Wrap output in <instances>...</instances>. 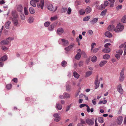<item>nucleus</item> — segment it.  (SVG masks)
Masks as SVG:
<instances>
[{
	"label": "nucleus",
	"mask_w": 126,
	"mask_h": 126,
	"mask_svg": "<svg viewBox=\"0 0 126 126\" xmlns=\"http://www.w3.org/2000/svg\"><path fill=\"white\" fill-rule=\"evenodd\" d=\"M124 27L122 25L120 24H118L115 29V31L116 32H118L122 31L124 29Z\"/></svg>",
	"instance_id": "obj_1"
},
{
	"label": "nucleus",
	"mask_w": 126,
	"mask_h": 126,
	"mask_svg": "<svg viewBox=\"0 0 126 126\" xmlns=\"http://www.w3.org/2000/svg\"><path fill=\"white\" fill-rule=\"evenodd\" d=\"M124 68H123L121 70L120 75L119 78V81L122 82L123 81L125 78L124 75Z\"/></svg>",
	"instance_id": "obj_2"
},
{
	"label": "nucleus",
	"mask_w": 126,
	"mask_h": 126,
	"mask_svg": "<svg viewBox=\"0 0 126 126\" xmlns=\"http://www.w3.org/2000/svg\"><path fill=\"white\" fill-rule=\"evenodd\" d=\"M14 39L13 38L9 37L6 39V40H3L0 43L2 45H7L9 43V41L7 40H12Z\"/></svg>",
	"instance_id": "obj_3"
},
{
	"label": "nucleus",
	"mask_w": 126,
	"mask_h": 126,
	"mask_svg": "<svg viewBox=\"0 0 126 126\" xmlns=\"http://www.w3.org/2000/svg\"><path fill=\"white\" fill-rule=\"evenodd\" d=\"M94 119L92 118L91 119L88 118L86 120V122L88 125L91 126L94 124Z\"/></svg>",
	"instance_id": "obj_4"
},
{
	"label": "nucleus",
	"mask_w": 126,
	"mask_h": 126,
	"mask_svg": "<svg viewBox=\"0 0 126 126\" xmlns=\"http://www.w3.org/2000/svg\"><path fill=\"white\" fill-rule=\"evenodd\" d=\"M44 0H41L40 1L37 3V7L38 8H41L42 10L44 7Z\"/></svg>",
	"instance_id": "obj_5"
},
{
	"label": "nucleus",
	"mask_w": 126,
	"mask_h": 126,
	"mask_svg": "<svg viewBox=\"0 0 126 126\" xmlns=\"http://www.w3.org/2000/svg\"><path fill=\"white\" fill-rule=\"evenodd\" d=\"M123 120V117L122 116H119L117 118L116 120V122L118 125H121L122 123Z\"/></svg>",
	"instance_id": "obj_6"
},
{
	"label": "nucleus",
	"mask_w": 126,
	"mask_h": 126,
	"mask_svg": "<svg viewBox=\"0 0 126 126\" xmlns=\"http://www.w3.org/2000/svg\"><path fill=\"white\" fill-rule=\"evenodd\" d=\"M77 53L75 56V58L77 60H79L81 57V54L80 52H81V50L79 49L77 50Z\"/></svg>",
	"instance_id": "obj_7"
},
{
	"label": "nucleus",
	"mask_w": 126,
	"mask_h": 126,
	"mask_svg": "<svg viewBox=\"0 0 126 126\" xmlns=\"http://www.w3.org/2000/svg\"><path fill=\"white\" fill-rule=\"evenodd\" d=\"M117 90L121 94H123V90L122 88L121 85V84H120L117 87Z\"/></svg>",
	"instance_id": "obj_8"
},
{
	"label": "nucleus",
	"mask_w": 126,
	"mask_h": 126,
	"mask_svg": "<svg viewBox=\"0 0 126 126\" xmlns=\"http://www.w3.org/2000/svg\"><path fill=\"white\" fill-rule=\"evenodd\" d=\"M100 82V81H98V77H97L96 78L95 81V89H97L99 86V84Z\"/></svg>",
	"instance_id": "obj_9"
},
{
	"label": "nucleus",
	"mask_w": 126,
	"mask_h": 126,
	"mask_svg": "<svg viewBox=\"0 0 126 126\" xmlns=\"http://www.w3.org/2000/svg\"><path fill=\"white\" fill-rule=\"evenodd\" d=\"M39 0H31L30 1L31 5L33 7L36 6V4L39 1Z\"/></svg>",
	"instance_id": "obj_10"
},
{
	"label": "nucleus",
	"mask_w": 126,
	"mask_h": 126,
	"mask_svg": "<svg viewBox=\"0 0 126 126\" xmlns=\"http://www.w3.org/2000/svg\"><path fill=\"white\" fill-rule=\"evenodd\" d=\"M64 32L63 29L62 28H59L57 29V32L59 35H61Z\"/></svg>",
	"instance_id": "obj_11"
},
{
	"label": "nucleus",
	"mask_w": 126,
	"mask_h": 126,
	"mask_svg": "<svg viewBox=\"0 0 126 126\" xmlns=\"http://www.w3.org/2000/svg\"><path fill=\"white\" fill-rule=\"evenodd\" d=\"M74 45L75 44L74 43H72L68 47L65 48L64 49L66 51H69L71 50Z\"/></svg>",
	"instance_id": "obj_12"
},
{
	"label": "nucleus",
	"mask_w": 126,
	"mask_h": 126,
	"mask_svg": "<svg viewBox=\"0 0 126 126\" xmlns=\"http://www.w3.org/2000/svg\"><path fill=\"white\" fill-rule=\"evenodd\" d=\"M115 26L113 25H109L108 28V30L110 31H115Z\"/></svg>",
	"instance_id": "obj_13"
},
{
	"label": "nucleus",
	"mask_w": 126,
	"mask_h": 126,
	"mask_svg": "<svg viewBox=\"0 0 126 126\" xmlns=\"http://www.w3.org/2000/svg\"><path fill=\"white\" fill-rule=\"evenodd\" d=\"M12 20L15 26H17L18 25L19 23L17 18H12Z\"/></svg>",
	"instance_id": "obj_14"
},
{
	"label": "nucleus",
	"mask_w": 126,
	"mask_h": 126,
	"mask_svg": "<svg viewBox=\"0 0 126 126\" xmlns=\"http://www.w3.org/2000/svg\"><path fill=\"white\" fill-rule=\"evenodd\" d=\"M54 116L55 118L54 119V120L56 121L57 122L59 121L61 118L59 116V115L57 113H55L53 115Z\"/></svg>",
	"instance_id": "obj_15"
},
{
	"label": "nucleus",
	"mask_w": 126,
	"mask_h": 126,
	"mask_svg": "<svg viewBox=\"0 0 126 126\" xmlns=\"http://www.w3.org/2000/svg\"><path fill=\"white\" fill-rule=\"evenodd\" d=\"M98 20V18H94L92 20L90 21V22L92 24L94 25L97 22Z\"/></svg>",
	"instance_id": "obj_16"
},
{
	"label": "nucleus",
	"mask_w": 126,
	"mask_h": 126,
	"mask_svg": "<svg viewBox=\"0 0 126 126\" xmlns=\"http://www.w3.org/2000/svg\"><path fill=\"white\" fill-rule=\"evenodd\" d=\"M62 44L64 46H66L68 45L69 42L68 41L65 39H62Z\"/></svg>",
	"instance_id": "obj_17"
},
{
	"label": "nucleus",
	"mask_w": 126,
	"mask_h": 126,
	"mask_svg": "<svg viewBox=\"0 0 126 126\" xmlns=\"http://www.w3.org/2000/svg\"><path fill=\"white\" fill-rule=\"evenodd\" d=\"M63 98H69L70 97V95L69 94L64 93L63 94Z\"/></svg>",
	"instance_id": "obj_18"
},
{
	"label": "nucleus",
	"mask_w": 126,
	"mask_h": 126,
	"mask_svg": "<svg viewBox=\"0 0 126 126\" xmlns=\"http://www.w3.org/2000/svg\"><path fill=\"white\" fill-rule=\"evenodd\" d=\"M11 23V22L10 21H8L5 24V27L6 29H9Z\"/></svg>",
	"instance_id": "obj_19"
},
{
	"label": "nucleus",
	"mask_w": 126,
	"mask_h": 126,
	"mask_svg": "<svg viewBox=\"0 0 126 126\" xmlns=\"http://www.w3.org/2000/svg\"><path fill=\"white\" fill-rule=\"evenodd\" d=\"M105 35L108 37L110 38L112 36V34L109 31L106 32H105Z\"/></svg>",
	"instance_id": "obj_20"
},
{
	"label": "nucleus",
	"mask_w": 126,
	"mask_h": 126,
	"mask_svg": "<svg viewBox=\"0 0 126 126\" xmlns=\"http://www.w3.org/2000/svg\"><path fill=\"white\" fill-rule=\"evenodd\" d=\"M17 10L18 11L21 12L23 10V7L21 5H19L17 6Z\"/></svg>",
	"instance_id": "obj_21"
},
{
	"label": "nucleus",
	"mask_w": 126,
	"mask_h": 126,
	"mask_svg": "<svg viewBox=\"0 0 126 126\" xmlns=\"http://www.w3.org/2000/svg\"><path fill=\"white\" fill-rule=\"evenodd\" d=\"M92 10L91 8L89 6H88L85 9V11L87 14L89 13Z\"/></svg>",
	"instance_id": "obj_22"
},
{
	"label": "nucleus",
	"mask_w": 126,
	"mask_h": 126,
	"mask_svg": "<svg viewBox=\"0 0 126 126\" xmlns=\"http://www.w3.org/2000/svg\"><path fill=\"white\" fill-rule=\"evenodd\" d=\"M48 9L50 11H52L53 10V6L51 4H49L47 7Z\"/></svg>",
	"instance_id": "obj_23"
},
{
	"label": "nucleus",
	"mask_w": 126,
	"mask_h": 126,
	"mask_svg": "<svg viewBox=\"0 0 126 126\" xmlns=\"http://www.w3.org/2000/svg\"><path fill=\"white\" fill-rule=\"evenodd\" d=\"M54 28V24H51L50 25L48 28V30L50 31H52Z\"/></svg>",
	"instance_id": "obj_24"
},
{
	"label": "nucleus",
	"mask_w": 126,
	"mask_h": 126,
	"mask_svg": "<svg viewBox=\"0 0 126 126\" xmlns=\"http://www.w3.org/2000/svg\"><path fill=\"white\" fill-rule=\"evenodd\" d=\"M12 14V16L13 17V18H17L18 17V15L16 12L15 11L13 12Z\"/></svg>",
	"instance_id": "obj_25"
},
{
	"label": "nucleus",
	"mask_w": 126,
	"mask_h": 126,
	"mask_svg": "<svg viewBox=\"0 0 126 126\" xmlns=\"http://www.w3.org/2000/svg\"><path fill=\"white\" fill-rule=\"evenodd\" d=\"M107 61L104 60L101 61L99 64V66L100 67L103 66L107 62Z\"/></svg>",
	"instance_id": "obj_26"
},
{
	"label": "nucleus",
	"mask_w": 126,
	"mask_h": 126,
	"mask_svg": "<svg viewBox=\"0 0 126 126\" xmlns=\"http://www.w3.org/2000/svg\"><path fill=\"white\" fill-rule=\"evenodd\" d=\"M56 108L58 110H60L62 109V107L61 105L57 103L56 104Z\"/></svg>",
	"instance_id": "obj_27"
},
{
	"label": "nucleus",
	"mask_w": 126,
	"mask_h": 126,
	"mask_svg": "<svg viewBox=\"0 0 126 126\" xmlns=\"http://www.w3.org/2000/svg\"><path fill=\"white\" fill-rule=\"evenodd\" d=\"M110 51V48H105L103 49L102 52L104 53H109Z\"/></svg>",
	"instance_id": "obj_28"
},
{
	"label": "nucleus",
	"mask_w": 126,
	"mask_h": 126,
	"mask_svg": "<svg viewBox=\"0 0 126 126\" xmlns=\"http://www.w3.org/2000/svg\"><path fill=\"white\" fill-rule=\"evenodd\" d=\"M29 10L31 14H33L35 12V11L32 7H30L29 9Z\"/></svg>",
	"instance_id": "obj_29"
},
{
	"label": "nucleus",
	"mask_w": 126,
	"mask_h": 126,
	"mask_svg": "<svg viewBox=\"0 0 126 126\" xmlns=\"http://www.w3.org/2000/svg\"><path fill=\"white\" fill-rule=\"evenodd\" d=\"M29 22L30 23H32L34 20V18L32 16L30 17L28 19Z\"/></svg>",
	"instance_id": "obj_30"
},
{
	"label": "nucleus",
	"mask_w": 126,
	"mask_h": 126,
	"mask_svg": "<svg viewBox=\"0 0 126 126\" xmlns=\"http://www.w3.org/2000/svg\"><path fill=\"white\" fill-rule=\"evenodd\" d=\"M73 75L74 77L77 79H78L79 75L75 71L73 72Z\"/></svg>",
	"instance_id": "obj_31"
},
{
	"label": "nucleus",
	"mask_w": 126,
	"mask_h": 126,
	"mask_svg": "<svg viewBox=\"0 0 126 126\" xmlns=\"http://www.w3.org/2000/svg\"><path fill=\"white\" fill-rule=\"evenodd\" d=\"M103 58L105 60L108 59L110 58V55L108 54H106L103 55Z\"/></svg>",
	"instance_id": "obj_32"
},
{
	"label": "nucleus",
	"mask_w": 126,
	"mask_h": 126,
	"mask_svg": "<svg viewBox=\"0 0 126 126\" xmlns=\"http://www.w3.org/2000/svg\"><path fill=\"white\" fill-rule=\"evenodd\" d=\"M7 59V57L6 55H4L0 59L1 61H4Z\"/></svg>",
	"instance_id": "obj_33"
},
{
	"label": "nucleus",
	"mask_w": 126,
	"mask_h": 126,
	"mask_svg": "<svg viewBox=\"0 0 126 126\" xmlns=\"http://www.w3.org/2000/svg\"><path fill=\"white\" fill-rule=\"evenodd\" d=\"M121 21L123 23H126V15L123 16L121 19Z\"/></svg>",
	"instance_id": "obj_34"
},
{
	"label": "nucleus",
	"mask_w": 126,
	"mask_h": 126,
	"mask_svg": "<svg viewBox=\"0 0 126 126\" xmlns=\"http://www.w3.org/2000/svg\"><path fill=\"white\" fill-rule=\"evenodd\" d=\"M99 122L100 123H102L104 122L103 119L102 117H100L98 118Z\"/></svg>",
	"instance_id": "obj_35"
},
{
	"label": "nucleus",
	"mask_w": 126,
	"mask_h": 126,
	"mask_svg": "<svg viewBox=\"0 0 126 126\" xmlns=\"http://www.w3.org/2000/svg\"><path fill=\"white\" fill-rule=\"evenodd\" d=\"M111 3L110 5V7H112L113 6L114 3L115 1V0H108Z\"/></svg>",
	"instance_id": "obj_36"
},
{
	"label": "nucleus",
	"mask_w": 126,
	"mask_h": 126,
	"mask_svg": "<svg viewBox=\"0 0 126 126\" xmlns=\"http://www.w3.org/2000/svg\"><path fill=\"white\" fill-rule=\"evenodd\" d=\"M92 73V71H88L86 72V73L85 76L86 77H87L90 76Z\"/></svg>",
	"instance_id": "obj_37"
},
{
	"label": "nucleus",
	"mask_w": 126,
	"mask_h": 126,
	"mask_svg": "<svg viewBox=\"0 0 126 126\" xmlns=\"http://www.w3.org/2000/svg\"><path fill=\"white\" fill-rule=\"evenodd\" d=\"M90 16H87L84 18L83 19V20L84 21H88L90 19Z\"/></svg>",
	"instance_id": "obj_38"
},
{
	"label": "nucleus",
	"mask_w": 126,
	"mask_h": 126,
	"mask_svg": "<svg viewBox=\"0 0 126 126\" xmlns=\"http://www.w3.org/2000/svg\"><path fill=\"white\" fill-rule=\"evenodd\" d=\"M50 24V22L47 21L46 22L44 23V26L46 27H47Z\"/></svg>",
	"instance_id": "obj_39"
},
{
	"label": "nucleus",
	"mask_w": 126,
	"mask_h": 126,
	"mask_svg": "<svg viewBox=\"0 0 126 126\" xmlns=\"http://www.w3.org/2000/svg\"><path fill=\"white\" fill-rule=\"evenodd\" d=\"M67 64V62L65 61H63L61 63V65L62 66L64 67L65 66H66Z\"/></svg>",
	"instance_id": "obj_40"
},
{
	"label": "nucleus",
	"mask_w": 126,
	"mask_h": 126,
	"mask_svg": "<svg viewBox=\"0 0 126 126\" xmlns=\"http://www.w3.org/2000/svg\"><path fill=\"white\" fill-rule=\"evenodd\" d=\"M97 59V57L95 56H94L92 58L91 61L92 62H94L96 61Z\"/></svg>",
	"instance_id": "obj_41"
},
{
	"label": "nucleus",
	"mask_w": 126,
	"mask_h": 126,
	"mask_svg": "<svg viewBox=\"0 0 126 126\" xmlns=\"http://www.w3.org/2000/svg\"><path fill=\"white\" fill-rule=\"evenodd\" d=\"M24 11L25 15H27L28 14V10L26 7H25L24 8Z\"/></svg>",
	"instance_id": "obj_42"
},
{
	"label": "nucleus",
	"mask_w": 126,
	"mask_h": 126,
	"mask_svg": "<svg viewBox=\"0 0 126 126\" xmlns=\"http://www.w3.org/2000/svg\"><path fill=\"white\" fill-rule=\"evenodd\" d=\"M57 18V16H55L53 17H51L50 18V20L51 21H54L56 20Z\"/></svg>",
	"instance_id": "obj_43"
},
{
	"label": "nucleus",
	"mask_w": 126,
	"mask_h": 126,
	"mask_svg": "<svg viewBox=\"0 0 126 126\" xmlns=\"http://www.w3.org/2000/svg\"><path fill=\"white\" fill-rule=\"evenodd\" d=\"M72 11V10L71 8L70 7H69L68 8V10L67 11V14L68 15H70Z\"/></svg>",
	"instance_id": "obj_44"
},
{
	"label": "nucleus",
	"mask_w": 126,
	"mask_h": 126,
	"mask_svg": "<svg viewBox=\"0 0 126 126\" xmlns=\"http://www.w3.org/2000/svg\"><path fill=\"white\" fill-rule=\"evenodd\" d=\"M107 11V9H105L101 13L100 15L102 16H104Z\"/></svg>",
	"instance_id": "obj_45"
},
{
	"label": "nucleus",
	"mask_w": 126,
	"mask_h": 126,
	"mask_svg": "<svg viewBox=\"0 0 126 126\" xmlns=\"http://www.w3.org/2000/svg\"><path fill=\"white\" fill-rule=\"evenodd\" d=\"M20 16L22 20H25V16L23 14H20Z\"/></svg>",
	"instance_id": "obj_46"
},
{
	"label": "nucleus",
	"mask_w": 126,
	"mask_h": 126,
	"mask_svg": "<svg viewBox=\"0 0 126 126\" xmlns=\"http://www.w3.org/2000/svg\"><path fill=\"white\" fill-rule=\"evenodd\" d=\"M6 87L8 89H10L12 87V85L11 84H9L6 85Z\"/></svg>",
	"instance_id": "obj_47"
},
{
	"label": "nucleus",
	"mask_w": 126,
	"mask_h": 126,
	"mask_svg": "<svg viewBox=\"0 0 126 126\" xmlns=\"http://www.w3.org/2000/svg\"><path fill=\"white\" fill-rule=\"evenodd\" d=\"M79 13L80 15H83L85 14V12L84 10L82 9L79 10Z\"/></svg>",
	"instance_id": "obj_48"
},
{
	"label": "nucleus",
	"mask_w": 126,
	"mask_h": 126,
	"mask_svg": "<svg viewBox=\"0 0 126 126\" xmlns=\"http://www.w3.org/2000/svg\"><path fill=\"white\" fill-rule=\"evenodd\" d=\"M105 7L106 6H105L104 4H102L101 5L100 7L99 8V9H103L105 8Z\"/></svg>",
	"instance_id": "obj_49"
},
{
	"label": "nucleus",
	"mask_w": 126,
	"mask_h": 126,
	"mask_svg": "<svg viewBox=\"0 0 126 126\" xmlns=\"http://www.w3.org/2000/svg\"><path fill=\"white\" fill-rule=\"evenodd\" d=\"M116 52L118 53H119L120 55H122L123 53V51L122 50H119L116 51Z\"/></svg>",
	"instance_id": "obj_50"
},
{
	"label": "nucleus",
	"mask_w": 126,
	"mask_h": 126,
	"mask_svg": "<svg viewBox=\"0 0 126 126\" xmlns=\"http://www.w3.org/2000/svg\"><path fill=\"white\" fill-rule=\"evenodd\" d=\"M83 63V62L82 61H80L78 63V65H79V66L81 67L82 66Z\"/></svg>",
	"instance_id": "obj_51"
},
{
	"label": "nucleus",
	"mask_w": 126,
	"mask_h": 126,
	"mask_svg": "<svg viewBox=\"0 0 126 126\" xmlns=\"http://www.w3.org/2000/svg\"><path fill=\"white\" fill-rule=\"evenodd\" d=\"M107 102V101L106 100H105L104 101H100L98 103L99 104H101L102 103H103L104 104H106Z\"/></svg>",
	"instance_id": "obj_52"
},
{
	"label": "nucleus",
	"mask_w": 126,
	"mask_h": 126,
	"mask_svg": "<svg viewBox=\"0 0 126 126\" xmlns=\"http://www.w3.org/2000/svg\"><path fill=\"white\" fill-rule=\"evenodd\" d=\"M1 48L2 50H7L8 48L7 47L5 46H3Z\"/></svg>",
	"instance_id": "obj_53"
},
{
	"label": "nucleus",
	"mask_w": 126,
	"mask_h": 126,
	"mask_svg": "<svg viewBox=\"0 0 126 126\" xmlns=\"http://www.w3.org/2000/svg\"><path fill=\"white\" fill-rule=\"evenodd\" d=\"M80 123L83 125V124H85V122L83 119H80V123Z\"/></svg>",
	"instance_id": "obj_54"
},
{
	"label": "nucleus",
	"mask_w": 126,
	"mask_h": 126,
	"mask_svg": "<svg viewBox=\"0 0 126 126\" xmlns=\"http://www.w3.org/2000/svg\"><path fill=\"white\" fill-rule=\"evenodd\" d=\"M66 90L67 91H69L70 88V87L68 85H67L66 86Z\"/></svg>",
	"instance_id": "obj_55"
},
{
	"label": "nucleus",
	"mask_w": 126,
	"mask_h": 126,
	"mask_svg": "<svg viewBox=\"0 0 126 126\" xmlns=\"http://www.w3.org/2000/svg\"><path fill=\"white\" fill-rule=\"evenodd\" d=\"M109 3V2L107 0H106L104 2V4L106 7L108 5Z\"/></svg>",
	"instance_id": "obj_56"
},
{
	"label": "nucleus",
	"mask_w": 126,
	"mask_h": 126,
	"mask_svg": "<svg viewBox=\"0 0 126 126\" xmlns=\"http://www.w3.org/2000/svg\"><path fill=\"white\" fill-rule=\"evenodd\" d=\"M71 106V105H69L66 108V109L65 110V111L67 112L70 109Z\"/></svg>",
	"instance_id": "obj_57"
},
{
	"label": "nucleus",
	"mask_w": 126,
	"mask_h": 126,
	"mask_svg": "<svg viewBox=\"0 0 126 126\" xmlns=\"http://www.w3.org/2000/svg\"><path fill=\"white\" fill-rule=\"evenodd\" d=\"M122 5H119L118 6H117L116 7V9L117 10H118L122 8Z\"/></svg>",
	"instance_id": "obj_58"
},
{
	"label": "nucleus",
	"mask_w": 126,
	"mask_h": 126,
	"mask_svg": "<svg viewBox=\"0 0 126 126\" xmlns=\"http://www.w3.org/2000/svg\"><path fill=\"white\" fill-rule=\"evenodd\" d=\"M96 99L94 98V99L92 101V102L93 104L94 105H95L96 104Z\"/></svg>",
	"instance_id": "obj_59"
},
{
	"label": "nucleus",
	"mask_w": 126,
	"mask_h": 126,
	"mask_svg": "<svg viewBox=\"0 0 126 126\" xmlns=\"http://www.w3.org/2000/svg\"><path fill=\"white\" fill-rule=\"evenodd\" d=\"M99 50V49L98 48H96L93 50V52L94 53H96Z\"/></svg>",
	"instance_id": "obj_60"
},
{
	"label": "nucleus",
	"mask_w": 126,
	"mask_h": 126,
	"mask_svg": "<svg viewBox=\"0 0 126 126\" xmlns=\"http://www.w3.org/2000/svg\"><path fill=\"white\" fill-rule=\"evenodd\" d=\"M63 12L64 13L67 10V8H63L62 9Z\"/></svg>",
	"instance_id": "obj_61"
},
{
	"label": "nucleus",
	"mask_w": 126,
	"mask_h": 126,
	"mask_svg": "<svg viewBox=\"0 0 126 126\" xmlns=\"http://www.w3.org/2000/svg\"><path fill=\"white\" fill-rule=\"evenodd\" d=\"M80 54H81V55H83V56L85 57L86 56V54L85 52L84 51H82L81 52H80Z\"/></svg>",
	"instance_id": "obj_62"
},
{
	"label": "nucleus",
	"mask_w": 126,
	"mask_h": 126,
	"mask_svg": "<svg viewBox=\"0 0 126 126\" xmlns=\"http://www.w3.org/2000/svg\"><path fill=\"white\" fill-rule=\"evenodd\" d=\"M115 57L117 59H119L120 58V56L117 54H116L115 55Z\"/></svg>",
	"instance_id": "obj_63"
},
{
	"label": "nucleus",
	"mask_w": 126,
	"mask_h": 126,
	"mask_svg": "<svg viewBox=\"0 0 126 126\" xmlns=\"http://www.w3.org/2000/svg\"><path fill=\"white\" fill-rule=\"evenodd\" d=\"M96 44L95 43H93L91 44L92 48L91 50H92L94 47V45H95Z\"/></svg>",
	"instance_id": "obj_64"
}]
</instances>
